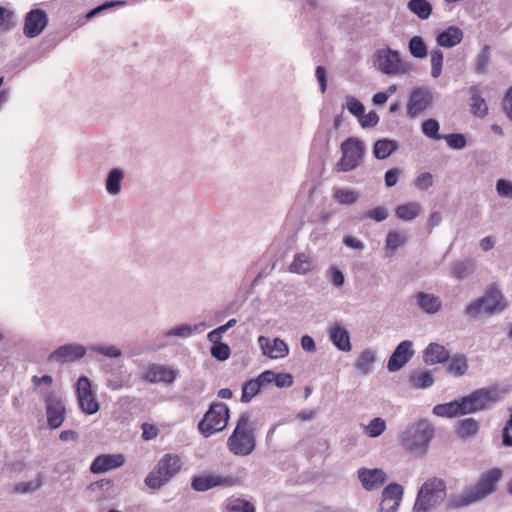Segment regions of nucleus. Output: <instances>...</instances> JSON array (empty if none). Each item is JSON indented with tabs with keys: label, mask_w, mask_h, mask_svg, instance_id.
<instances>
[{
	"label": "nucleus",
	"mask_w": 512,
	"mask_h": 512,
	"mask_svg": "<svg viewBox=\"0 0 512 512\" xmlns=\"http://www.w3.org/2000/svg\"><path fill=\"white\" fill-rule=\"evenodd\" d=\"M468 370V360L465 355L453 356L448 364V371L456 377L464 375Z\"/></svg>",
	"instance_id": "40"
},
{
	"label": "nucleus",
	"mask_w": 512,
	"mask_h": 512,
	"mask_svg": "<svg viewBox=\"0 0 512 512\" xmlns=\"http://www.w3.org/2000/svg\"><path fill=\"white\" fill-rule=\"evenodd\" d=\"M497 400L498 393L495 389L491 388H481L468 396L460 398L464 415L484 410Z\"/></svg>",
	"instance_id": "11"
},
{
	"label": "nucleus",
	"mask_w": 512,
	"mask_h": 512,
	"mask_svg": "<svg viewBox=\"0 0 512 512\" xmlns=\"http://www.w3.org/2000/svg\"><path fill=\"white\" fill-rule=\"evenodd\" d=\"M125 179V171L121 167L110 169L104 178V187L106 193L112 197H118L123 190V181Z\"/></svg>",
	"instance_id": "23"
},
{
	"label": "nucleus",
	"mask_w": 512,
	"mask_h": 512,
	"mask_svg": "<svg viewBox=\"0 0 512 512\" xmlns=\"http://www.w3.org/2000/svg\"><path fill=\"white\" fill-rule=\"evenodd\" d=\"M236 481L231 476H222L218 474H203L192 479L191 486L199 492L207 491L215 487H231Z\"/></svg>",
	"instance_id": "18"
},
{
	"label": "nucleus",
	"mask_w": 512,
	"mask_h": 512,
	"mask_svg": "<svg viewBox=\"0 0 512 512\" xmlns=\"http://www.w3.org/2000/svg\"><path fill=\"white\" fill-rule=\"evenodd\" d=\"M408 9L420 19H427L432 13V5L427 0H410Z\"/></svg>",
	"instance_id": "36"
},
{
	"label": "nucleus",
	"mask_w": 512,
	"mask_h": 512,
	"mask_svg": "<svg viewBox=\"0 0 512 512\" xmlns=\"http://www.w3.org/2000/svg\"><path fill=\"white\" fill-rule=\"evenodd\" d=\"M357 120L362 128H371L378 124L379 116L375 111H369L367 114L361 113Z\"/></svg>",
	"instance_id": "55"
},
{
	"label": "nucleus",
	"mask_w": 512,
	"mask_h": 512,
	"mask_svg": "<svg viewBox=\"0 0 512 512\" xmlns=\"http://www.w3.org/2000/svg\"><path fill=\"white\" fill-rule=\"evenodd\" d=\"M12 26H13L12 11L0 6V27L3 29H10Z\"/></svg>",
	"instance_id": "60"
},
{
	"label": "nucleus",
	"mask_w": 512,
	"mask_h": 512,
	"mask_svg": "<svg viewBox=\"0 0 512 512\" xmlns=\"http://www.w3.org/2000/svg\"><path fill=\"white\" fill-rule=\"evenodd\" d=\"M434 437V428L427 420H420L408 426L399 435L403 449L414 457H424Z\"/></svg>",
	"instance_id": "4"
},
{
	"label": "nucleus",
	"mask_w": 512,
	"mask_h": 512,
	"mask_svg": "<svg viewBox=\"0 0 512 512\" xmlns=\"http://www.w3.org/2000/svg\"><path fill=\"white\" fill-rule=\"evenodd\" d=\"M491 51L489 46H485L481 49L476 60L477 72L483 73L487 70L490 64Z\"/></svg>",
	"instance_id": "53"
},
{
	"label": "nucleus",
	"mask_w": 512,
	"mask_h": 512,
	"mask_svg": "<svg viewBox=\"0 0 512 512\" xmlns=\"http://www.w3.org/2000/svg\"><path fill=\"white\" fill-rule=\"evenodd\" d=\"M496 192L502 198L512 199V182L503 178L497 180Z\"/></svg>",
	"instance_id": "56"
},
{
	"label": "nucleus",
	"mask_w": 512,
	"mask_h": 512,
	"mask_svg": "<svg viewBox=\"0 0 512 512\" xmlns=\"http://www.w3.org/2000/svg\"><path fill=\"white\" fill-rule=\"evenodd\" d=\"M43 483L44 477L41 474H38L29 481L19 483L15 490L18 493H31L39 490Z\"/></svg>",
	"instance_id": "44"
},
{
	"label": "nucleus",
	"mask_w": 512,
	"mask_h": 512,
	"mask_svg": "<svg viewBox=\"0 0 512 512\" xmlns=\"http://www.w3.org/2000/svg\"><path fill=\"white\" fill-rule=\"evenodd\" d=\"M33 391L40 395L46 413L47 424L51 429L59 428L66 418V404L61 395L51 390L53 377L51 375L33 376L31 378Z\"/></svg>",
	"instance_id": "1"
},
{
	"label": "nucleus",
	"mask_w": 512,
	"mask_h": 512,
	"mask_svg": "<svg viewBox=\"0 0 512 512\" xmlns=\"http://www.w3.org/2000/svg\"><path fill=\"white\" fill-rule=\"evenodd\" d=\"M414 299L419 309L427 314H436L441 310L442 301L433 293L418 292L415 294Z\"/></svg>",
	"instance_id": "27"
},
{
	"label": "nucleus",
	"mask_w": 512,
	"mask_h": 512,
	"mask_svg": "<svg viewBox=\"0 0 512 512\" xmlns=\"http://www.w3.org/2000/svg\"><path fill=\"white\" fill-rule=\"evenodd\" d=\"M47 24V13L42 9H32L24 18L23 33L28 38H35L44 31Z\"/></svg>",
	"instance_id": "16"
},
{
	"label": "nucleus",
	"mask_w": 512,
	"mask_h": 512,
	"mask_svg": "<svg viewBox=\"0 0 512 512\" xmlns=\"http://www.w3.org/2000/svg\"><path fill=\"white\" fill-rule=\"evenodd\" d=\"M471 112L474 116L483 118L488 113L486 101L477 94L471 96Z\"/></svg>",
	"instance_id": "45"
},
{
	"label": "nucleus",
	"mask_w": 512,
	"mask_h": 512,
	"mask_svg": "<svg viewBox=\"0 0 512 512\" xmlns=\"http://www.w3.org/2000/svg\"><path fill=\"white\" fill-rule=\"evenodd\" d=\"M366 218L375 220L376 222H382L388 217V210L383 206H378L366 212Z\"/></svg>",
	"instance_id": "57"
},
{
	"label": "nucleus",
	"mask_w": 512,
	"mask_h": 512,
	"mask_svg": "<svg viewBox=\"0 0 512 512\" xmlns=\"http://www.w3.org/2000/svg\"><path fill=\"white\" fill-rule=\"evenodd\" d=\"M479 423L473 418H466L457 425L456 433L460 438H469L477 434Z\"/></svg>",
	"instance_id": "38"
},
{
	"label": "nucleus",
	"mask_w": 512,
	"mask_h": 512,
	"mask_svg": "<svg viewBox=\"0 0 512 512\" xmlns=\"http://www.w3.org/2000/svg\"><path fill=\"white\" fill-rule=\"evenodd\" d=\"M77 400L81 411L87 415H93L100 409L96 395L92 390L91 381L86 376H81L76 383Z\"/></svg>",
	"instance_id": "13"
},
{
	"label": "nucleus",
	"mask_w": 512,
	"mask_h": 512,
	"mask_svg": "<svg viewBox=\"0 0 512 512\" xmlns=\"http://www.w3.org/2000/svg\"><path fill=\"white\" fill-rule=\"evenodd\" d=\"M502 111L506 118L512 122V86L505 93L502 101Z\"/></svg>",
	"instance_id": "59"
},
{
	"label": "nucleus",
	"mask_w": 512,
	"mask_h": 512,
	"mask_svg": "<svg viewBox=\"0 0 512 512\" xmlns=\"http://www.w3.org/2000/svg\"><path fill=\"white\" fill-rule=\"evenodd\" d=\"M375 68L388 76L404 75L409 73L411 66L396 50L384 47L376 50L373 56Z\"/></svg>",
	"instance_id": "8"
},
{
	"label": "nucleus",
	"mask_w": 512,
	"mask_h": 512,
	"mask_svg": "<svg viewBox=\"0 0 512 512\" xmlns=\"http://www.w3.org/2000/svg\"><path fill=\"white\" fill-rule=\"evenodd\" d=\"M315 268L314 258L306 252H299L293 256L288 271L297 275H306Z\"/></svg>",
	"instance_id": "26"
},
{
	"label": "nucleus",
	"mask_w": 512,
	"mask_h": 512,
	"mask_svg": "<svg viewBox=\"0 0 512 512\" xmlns=\"http://www.w3.org/2000/svg\"><path fill=\"white\" fill-rule=\"evenodd\" d=\"M409 384L414 389H426L434 384V376L428 370H415L409 375Z\"/></svg>",
	"instance_id": "33"
},
{
	"label": "nucleus",
	"mask_w": 512,
	"mask_h": 512,
	"mask_svg": "<svg viewBox=\"0 0 512 512\" xmlns=\"http://www.w3.org/2000/svg\"><path fill=\"white\" fill-rule=\"evenodd\" d=\"M329 340L341 352H350L352 349L351 337L348 329L341 323L335 322L327 328Z\"/></svg>",
	"instance_id": "21"
},
{
	"label": "nucleus",
	"mask_w": 512,
	"mask_h": 512,
	"mask_svg": "<svg viewBox=\"0 0 512 512\" xmlns=\"http://www.w3.org/2000/svg\"><path fill=\"white\" fill-rule=\"evenodd\" d=\"M510 307V301L497 284L489 285L483 295L470 302L465 314L472 318L494 316L504 313Z\"/></svg>",
	"instance_id": "2"
},
{
	"label": "nucleus",
	"mask_w": 512,
	"mask_h": 512,
	"mask_svg": "<svg viewBox=\"0 0 512 512\" xmlns=\"http://www.w3.org/2000/svg\"><path fill=\"white\" fill-rule=\"evenodd\" d=\"M258 343L262 353L271 359H282L289 354L287 343L280 338L270 340L265 336H259Z\"/></svg>",
	"instance_id": "22"
},
{
	"label": "nucleus",
	"mask_w": 512,
	"mask_h": 512,
	"mask_svg": "<svg viewBox=\"0 0 512 512\" xmlns=\"http://www.w3.org/2000/svg\"><path fill=\"white\" fill-rule=\"evenodd\" d=\"M400 505L396 504V502H388L381 499L380 504L376 512H397Z\"/></svg>",
	"instance_id": "64"
},
{
	"label": "nucleus",
	"mask_w": 512,
	"mask_h": 512,
	"mask_svg": "<svg viewBox=\"0 0 512 512\" xmlns=\"http://www.w3.org/2000/svg\"><path fill=\"white\" fill-rule=\"evenodd\" d=\"M207 328L204 322H200L194 325L191 324H181L175 327L170 328L165 332L166 338L178 337L182 339H187L195 334L203 332Z\"/></svg>",
	"instance_id": "28"
},
{
	"label": "nucleus",
	"mask_w": 512,
	"mask_h": 512,
	"mask_svg": "<svg viewBox=\"0 0 512 512\" xmlns=\"http://www.w3.org/2000/svg\"><path fill=\"white\" fill-rule=\"evenodd\" d=\"M408 235L400 230H391L385 238L384 249L388 256H393L396 251L406 245Z\"/></svg>",
	"instance_id": "29"
},
{
	"label": "nucleus",
	"mask_w": 512,
	"mask_h": 512,
	"mask_svg": "<svg viewBox=\"0 0 512 512\" xmlns=\"http://www.w3.org/2000/svg\"><path fill=\"white\" fill-rule=\"evenodd\" d=\"M358 479L366 491H374L384 485L387 480V474L379 468H365L358 469Z\"/></svg>",
	"instance_id": "20"
},
{
	"label": "nucleus",
	"mask_w": 512,
	"mask_h": 512,
	"mask_svg": "<svg viewBox=\"0 0 512 512\" xmlns=\"http://www.w3.org/2000/svg\"><path fill=\"white\" fill-rule=\"evenodd\" d=\"M229 408L224 403H212L198 424L200 433L208 438L211 435L224 430L228 424Z\"/></svg>",
	"instance_id": "9"
},
{
	"label": "nucleus",
	"mask_w": 512,
	"mask_h": 512,
	"mask_svg": "<svg viewBox=\"0 0 512 512\" xmlns=\"http://www.w3.org/2000/svg\"><path fill=\"white\" fill-rule=\"evenodd\" d=\"M91 350L97 355L110 359L120 358L123 355L122 349L112 344H96L91 347Z\"/></svg>",
	"instance_id": "41"
},
{
	"label": "nucleus",
	"mask_w": 512,
	"mask_h": 512,
	"mask_svg": "<svg viewBox=\"0 0 512 512\" xmlns=\"http://www.w3.org/2000/svg\"><path fill=\"white\" fill-rule=\"evenodd\" d=\"M274 383L278 388L290 387L293 384V377L289 373H275Z\"/></svg>",
	"instance_id": "61"
},
{
	"label": "nucleus",
	"mask_w": 512,
	"mask_h": 512,
	"mask_svg": "<svg viewBox=\"0 0 512 512\" xmlns=\"http://www.w3.org/2000/svg\"><path fill=\"white\" fill-rule=\"evenodd\" d=\"M229 451L237 456H248L256 447V438L250 415L243 413L239 416L236 427L227 440Z\"/></svg>",
	"instance_id": "5"
},
{
	"label": "nucleus",
	"mask_w": 512,
	"mask_h": 512,
	"mask_svg": "<svg viewBox=\"0 0 512 512\" xmlns=\"http://www.w3.org/2000/svg\"><path fill=\"white\" fill-rule=\"evenodd\" d=\"M87 353V348L76 342L63 344L48 355V362L66 364L82 359Z\"/></svg>",
	"instance_id": "14"
},
{
	"label": "nucleus",
	"mask_w": 512,
	"mask_h": 512,
	"mask_svg": "<svg viewBox=\"0 0 512 512\" xmlns=\"http://www.w3.org/2000/svg\"><path fill=\"white\" fill-rule=\"evenodd\" d=\"M345 107L356 118L365 112L363 103L351 95L345 97Z\"/></svg>",
	"instance_id": "52"
},
{
	"label": "nucleus",
	"mask_w": 512,
	"mask_h": 512,
	"mask_svg": "<svg viewBox=\"0 0 512 512\" xmlns=\"http://www.w3.org/2000/svg\"><path fill=\"white\" fill-rule=\"evenodd\" d=\"M473 271V264L470 261H459L452 265L451 273L457 279H464Z\"/></svg>",
	"instance_id": "47"
},
{
	"label": "nucleus",
	"mask_w": 512,
	"mask_h": 512,
	"mask_svg": "<svg viewBox=\"0 0 512 512\" xmlns=\"http://www.w3.org/2000/svg\"><path fill=\"white\" fill-rule=\"evenodd\" d=\"M210 353L215 359L226 361L230 357L231 349L226 343H218L212 345Z\"/></svg>",
	"instance_id": "54"
},
{
	"label": "nucleus",
	"mask_w": 512,
	"mask_h": 512,
	"mask_svg": "<svg viewBox=\"0 0 512 512\" xmlns=\"http://www.w3.org/2000/svg\"><path fill=\"white\" fill-rule=\"evenodd\" d=\"M141 378L149 383L163 382L166 384L173 383L177 376L178 371L159 364H150L141 370Z\"/></svg>",
	"instance_id": "15"
},
{
	"label": "nucleus",
	"mask_w": 512,
	"mask_h": 512,
	"mask_svg": "<svg viewBox=\"0 0 512 512\" xmlns=\"http://www.w3.org/2000/svg\"><path fill=\"white\" fill-rule=\"evenodd\" d=\"M228 512H255V506L245 499H233L228 504Z\"/></svg>",
	"instance_id": "51"
},
{
	"label": "nucleus",
	"mask_w": 512,
	"mask_h": 512,
	"mask_svg": "<svg viewBox=\"0 0 512 512\" xmlns=\"http://www.w3.org/2000/svg\"><path fill=\"white\" fill-rule=\"evenodd\" d=\"M343 243L348 248L355 250V251H362L365 248V244L358 238L347 235L343 238Z\"/></svg>",
	"instance_id": "62"
},
{
	"label": "nucleus",
	"mask_w": 512,
	"mask_h": 512,
	"mask_svg": "<svg viewBox=\"0 0 512 512\" xmlns=\"http://www.w3.org/2000/svg\"><path fill=\"white\" fill-rule=\"evenodd\" d=\"M451 149L461 150L466 147L467 139L465 135L460 133H452L442 136Z\"/></svg>",
	"instance_id": "50"
},
{
	"label": "nucleus",
	"mask_w": 512,
	"mask_h": 512,
	"mask_svg": "<svg viewBox=\"0 0 512 512\" xmlns=\"http://www.w3.org/2000/svg\"><path fill=\"white\" fill-rule=\"evenodd\" d=\"M434 102V94L428 86H418L412 89L406 105L409 117L415 118L428 110Z\"/></svg>",
	"instance_id": "12"
},
{
	"label": "nucleus",
	"mask_w": 512,
	"mask_h": 512,
	"mask_svg": "<svg viewBox=\"0 0 512 512\" xmlns=\"http://www.w3.org/2000/svg\"><path fill=\"white\" fill-rule=\"evenodd\" d=\"M502 443L506 447H512V413L502 433Z\"/></svg>",
	"instance_id": "63"
},
{
	"label": "nucleus",
	"mask_w": 512,
	"mask_h": 512,
	"mask_svg": "<svg viewBox=\"0 0 512 512\" xmlns=\"http://www.w3.org/2000/svg\"><path fill=\"white\" fill-rule=\"evenodd\" d=\"M463 37V31L459 27L451 25L437 33L436 43L439 47L449 49L460 44Z\"/></svg>",
	"instance_id": "25"
},
{
	"label": "nucleus",
	"mask_w": 512,
	"mask_h": 512,
	"mask_svg": "<svg viewBox=\"0 0 512 512\" xmlns=\"http://www.w3.org/2000/svg\"><path fill=\"white\" fill-rule=\"evenodd\" d=\"M440 125L439 122L435 119H427L422 123L421 130L422 133L428 138L439 140L442 139V136L439 135Z\"/></svg>",
	"instance_id": "46"
},
{
	"label": "nucleus",
	"mask_w": 512,
	"mask_h": 512,
	"mask_svg": "<svg viewBox=\"0 0 512 512\" xmlns=\"http://www.w3.org/2000/svg\"><path fill=\"white\" fill-rule=\"evenodd\" d=\"M444 55L440 49H434L430 52L431 76L434 79L440 77L442 73Z\"/></svg>",
	"instance_id": "43"
},
{
	"label": "nucleus",
	"mask_w": 512,
	"mask_h": 512,
	"mask_svg": "<svg viewBox=\"0 0 512 512\" xmlns=\"http://www.w3.org/2000/svg\"><path fill=\"white\" fill-rule=\"evenodd\" d=\"M404 494V489L400 484L390 483L382 491L381 499L388 502H396L400 505Z\"/></svg>",
	"instance_id": "37"
},
{
	"label": "nucleus",
	"mask_w": 512,
	"mask_h": 512,
	"mask_svg": "<svg viewBox=\"0 0 512 512\" xmlns=\"http://www.w3.org/2000/svg\"><path fill=\"white\" fill-rule=\"evenodd\" d=\"M124 4H125V2H123V1H110V2H106V3L96 7L94 9L90 10L86 14V19L87 20H91L92 18H94L95 16H97L99 13H101L104 10H107V9L115 7V6H122Z\"/></svg>",
	"instance_id": "58"
},
{
	"label": "nucleus",
	"mask_w": 512,
	"mask_h": 512,
	"mask_svg": "<svg viewBox=\"0 0 512 512\" xmlns=\"http://www.w3.org/2000/svg\"><path fill=\"white\" fill-rule=\"evenodd\" d=\"M397 149V143L390 139L376 141L373 147V154L377 159L389 157Z\"/></svg>",
	"instance_id": "34"
},
{
	"label": "nucleus",
	"mask_w": 512,
	"mask_h": 512,
	"mask_svg": "<svg viewBox=\"0 0 512 512\" xmlns=\"http://www.w3.org/2000/svg\"><path fill=\"white\" fill-rule=\"evenodd\" d=\"M408 50L410 54L418 59H423L427 56V45L421 36H413L408 43Z\"/></svg>",
	"instance_id": "42"
},
{
	"label": "nucleus",
	"mask_w": 512,
	"mask_h": 512,
	"mask_svg": "<svg viewBox=\"0 0 512 512\" xmlns=\"http://www.w3.org/2000/svg\"><path fill=\"white\" fill-rule=\"evenodd\" d=\"M448 358V350L438 343H430L423 353V360L428 365L442 363Z\"/></svg>",
	"instance_id": "30"
},
{
	"label": "nucleus",
	"mask_w": 512,
	"mask_h": 512,
	"mask_svg": "<svg viewBox=\"0 0 512 512\" xmlns=\"http://www.w3.org/2000/svg\"><path fill=\"white\" fill-rule=\"evenodd\" d=\"M183 466L181 457L167 453L157 462L154 469L148 473L144 482L151 489H160L179 473Z\"/></svg>",
	"instance_id": "7"
},
{
	"label": "nucleus",
	"mask_w": 512,
	"mask_h": 512,
	"mask_svg": "<svg viewBox=\"0 0 512 512\" xmlns=\"http://www.w3.org/2000/svg\"><path fill=\"white\" fill-rule=\"evenodd\" d=\"M386 428V421L381 417H375L371 419L368 424L362 425L363 433L370 438L379 437L384 433Z\"/></svg>",
	"instance_id": "35"
},
{
	"label": "nucleus",
	"mask_w": 512,
	"mask_h": 512,
	"mask_svg": "<svg viewBox=\"0 0 512 512\" xmlns=\"http://www.w3.org/2000/svg\"><path fill=\"white\" fill-rule=\"evenodd\" d=\"M446 498V485L440 478H430L420 487L412 512H431Z\"/></svg>",
	"instance_id": "6"
},
{
	"label": "nucleus",
	"mask_w": 512,
	"mask_h": 512,
	"mask_svg": "<svg viewBox=\"0 0 512 512\" xmlns=\"http://www.w3.org/2000/svg\"><path fill=\"white\" fill-rule=\"evenodd\" d=\"M422 212V206L416 201L401 204L395 208V215L402 221H412L416 219Z\"/></svg>",
	"instance_id": "32"
},
{
	"label": "nucleus",
	"mask_w": 512,
	"mask_h": 512,
	"mask_svg": "<svg viewBox=\"0 0 512 512\" xmlns=\"http://www.w3.org/2000/svg\"><path fill=\"white\" fill-rule=\"evenodd\" d=\"M341 158L336 163V169L340 172H348L357 168L364 155V143L356 138L349 137L340 145Z\"/></svg>",
	"instance_id": "10"
},
{
	"label": "nucleus",
	"mask_w": 512,
	"mask_h": 512,
	"mask_svg": "<svg viewBox=\"0 0 512 512\" xmlns=\"http://www.w3.org/2000/svg\"><path fill=\"white\" fill-rule=\"evenodd\" d=\"M261 386L258 383L257 379H252L245 383L242 389L241 401L244 403H248L252 400V398L258 394Z\"/></svg>",
	"instance_id": "48"
},
{
	"label": "nucleus",
	"mask_w": 512,
	"mask_h": 512,
	"mask_svg": "<svg viewBox=\"0 0 512 512\" xmlns=\"http://www.w3.org/2000/svg\"><path fill=\"white\" fill-rule=\"evenodd\" d=\"M377 362V351L373 348L362 350L355 359L354 368L361 376L372 373Z\"/></svg>",
	"instance_id": "24"
},
{
	"label": "nucleus",
	"mask_w": 512,
	"mask_h": 512,
	"mask_svg": "<svg viewBox=\"0 0 512 512\" xmlns=\"http://www.w3.org/2000/svg\"><path fill=\"white\" fill-rule=\"evenodd\" d=\"M432 412L434 415L444 418H454L464 415L460 399L435 405Z\"/></svg>",
	"instance_id": "31"
},
{
	"label": "nucleus",
	"mask_w": 512,
	"mask_h": 512,
	"mask_svg": "<svg viewBox=\"0 0 512 512\" xmlns=\"http://www.w3.org/2000/svg\"><path fill=\"white\" fill-rule=\"evenodd\" d=\"M413 355L412 341L404 340L400 342L388 360L387 369L390 372L399 371L409 362Z\"/></svg>",
	"instance_id": "19"
},
{
	"label": "nucleus",
	"mask_w": 512,
	"mask_h": 512,
	"mask_svg": "<svg viewBox=\"0 0 512 512\" xmlns=\"http://www.w3.org/2000/svg\"><path fill=\"white\" fill-rule=\"evenodd\" d=\"M126 463V456L122 453H107L98 455L90 465L93 474H104L118 469Z\"/></svg>",
	"instance_id": "17"
},
{
	"label": "nucleus",
	"mask_w": 512,
	"mask_h": 512,
	"mask_svg": "<svg viewBox=\"0 0 512 512\" xmlns=\"http://www.w3.org/2000/svg\"><path fill=\"white\" fill-rule=\"evenodd\" d=\"M502 475L503 472L500 468H492L484 472L477 483L451 498V506L455 508L466 507L486 498L496 490L497 483Z\"/></svg>",
	"instance_id": "3"
},
{
	"label": "nucleus",
	"mask_w": 512,
	"mask_h": 512,
	"mask_svg": "<svg viewBox=\"0 0 512 512\" xmlns=\"http://www.w3.org/2000/svg\"><path fill=\"white\" fill-rule=\"evenodd\" d=\"M333 198L343 205H351L358 201L359 194L350 188H337L333 191Z\"/></svg>",
	"instance_id": "39"
},
{
	"label": "nucleus",
	"mask_w": 512,
	"mask_h": 512,
	"mask_svg": "<svg viewBox=\"0 0 512 512\" xmlns=\"http://www.w3.org/2000/svg\"><path fill=\"white\" fill-rule=\"evenodd\" d=\"M434 184V177L430 172L419 173L413 182L414 187L419 191H426Z\"/></svg>",
	"instance_id": "49"
}]
</instances>
